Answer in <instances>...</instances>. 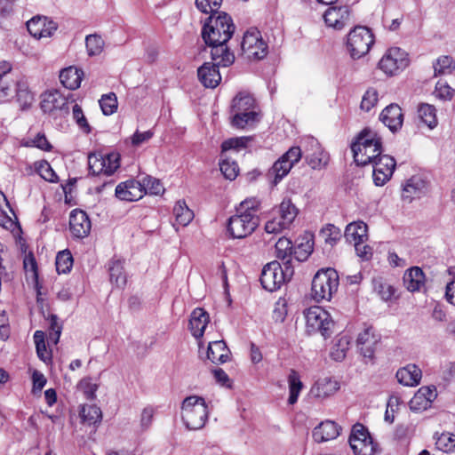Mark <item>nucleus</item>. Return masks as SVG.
I'll return each mask as SVG.
<instances>
[{
	"label": "nucleus",
	"mask_w": 455,
	"mask_h": 455,
	"mask_svg": "<svg viewBox=\"0 0 455 455\" xmlns=\"http://www.w3.org/2000/svg\"><path fill=\"white\" fill-rule=\"evenodd\" d=\"M235 29L231 16L224 12L210 15L202 28V37L205 44L228 43Z\"/></svg>",
	"instance_id": "f257e3e1"
},
{
	"label": "nucleus",
	"mask_w": 455,
	"mask_h": 455,
	"mask_svg": "<svg viewBox=\"0 0 455 455\" xmlns=\"http://www.w3.org/2000/svg\"><path fill=\"white\" fill-rule=\"evenodd\" d=\"M181 410V418L188 429L197 430L204 427L209 413L204 398L188 396L182 402Z\"/></svg>",
	"instance_id": "f03ea898"
},
{
	"label": "nucleus",
	"mask_w": 455,
	"mask_h": 455,
	"mask_svg": "<svg viewBox=\"0 0 455 455\" xmlns=\"http://www.w3.org/2000/svg\"><path fill=\"white\" fill-rule=\"evenodd\" d=\"M339 284L338 272L331 267L318 270L312 280V297L320 302L330 301L337 292Z\"/></svg>",
	"instance_id": "7ed1b4c3"
},
{
	"label": "nucleus",
	"mask_w": 455,
	"mask_h": 455,
	"mask_svg": "<svg viewBox=\"0 0 455 455\" xmlns=\"http://www.w3.org/2000/svg\"><path fill=\"white\" fill-rule=\"evenodd\" d=\"M302 156L299 147H291L278 160H276L267 173L269 183L276 186L291 171Z\"/></svg>",
	"instance_id": "20e7f679"
},
{
	"label": "nucleus",
	"mask_w": 455,
	"mask_h": 455,
	"mask_svg": "<svg viewBox=\"0 0 455 455\" xmlns=\"http://www.w3.org/2000/svg\"><path fill=\"white\" fill-rule=\"evenodd\" d=\"M374 43L371 31L363 26H357L351 30L347 36V49L353 59L364 56Z\"/></svg>",
	"instance_id": "39448f33"
},
{
	"label": "nucleus",
	"mask_w": 455,
	"mask_h": 455,
	"mask_svg": "<svg viewBox=\"0 0 455 455\" xmlns=\"http://www.w3.org/2000/svg\"><path fill=\"white\" fill-rule=\"evenodd\" d=\"M379 143H382V140L377 132L368 127L362 130L355 137V141L351 144L355 163L361 166L368 164L370 158L364 157L367 148L370 146L376 147V145H379Z\"/></svg>",
	"instance_id": "423d86ee"
},
{
	"label": "nucleus",
	"mask_w": 455,
	"mask_h": 455,
	"mask_svg": "<svg viewBox=\"0 0 455 455\" xmlns=\"http://www.w3.org/2000/svg\"><path fill=\"white\" fill-rule=\"evenodd\" d=\"M307 331L309 334L320 332L324 339L331 334L333 321L327 311L320 307H311L305 312Z\"/></svg>",
	"instance_id": "0eeeda50"
},
{
	"label": "nucleus",
	"mask_w": 455,
	"mask_h": 455,
	"mask_svg": "<svg viewBox=\"0 0 455 455\" xmlns=\"http://www.w3.org/2000/svg\"><path fill=\"white\" fill-rule=\"evenodd\" d=\"M259 218L257 214L237 212L228 222V231L233 238H244L251 235L259 226Z\"/></svg>",
	"instance_id": "6e6552de"
},
{
	"label": "nucleus",
	"mask_w": 455,
	"mask_h": 455,
	"mask_svg": "<svg viewBox=\"0 0 455 455\" xmlns=\"http://www.w3.org/2000/svg\"><path fill=\"white\" fill-rule=\"evenodd\" d=\"M348 442L355 455H374L375 453L376 445L368 429L360 423L353 426Z\"/></svg>",
	"instance_id": "1a4fd4ad"
},
{
	"label": "nucleus",
	"mask_w": 455,
	"mask_h": 455,
	"mask_svg": "<svg viewBox=\"0 0 455 455\" xmlns=\"http://www.w3.org/2000/svg\"><path fill=\"white\" fill-rule=\"evenodd\" d=\"M107 161L108 165L106 167L104 164L105 160L102 158V154L90 153L88 155V168L92 175H106L111 176L120 166V156L116 153L108 154Z\"/></svg>",
	"instance_id": "9d476101"
},
{
	"label": "nucleus",
	"mask_w": 455,
	"mask_h": 455,
	"mask_svg": "<svg viewBox=\"0 0 455 455\" xmlns=\"http://www.w3.org/2000/svg\"><path fill=\"white\" fill-rule=\"evenodd\" d=\"M408 65L407 52L398 47L390 48L379 62V68L387 75H394Z\"/></svg>",
	"instance_id": "9b49d317"
},
{
	"label": "nucleus",
	"mask_w": 455,
	"mask_h": 455,
	"mask_svg": "<svg viewBox=\"0 0 455 455\" xmlns=\"http://www.w3.org/2000/svg\"><path fill=\"white\" fill-rule=\"evenodd\" d=\"M259 280L262 287L268 291L279 289L285 283L284 277L282 275L281 264L274 260L265 265Z\"/></svg>",
	"instance_id": "f8f14e48"
},
{
	"label": "nucleus",
	"mask_w": 455,
	"mask_h": 455,
	"mask_svg": "<svg viewBox=\"0 0 455 455\" xmlns=\"http://www.w3.org/2000/svg\"><path fill=\"white\" fill-rule=\"evenodd\" d=\"M373 181L376 186L385 185L392 177L396 162L388 155H382L373 163Z\"/></svg>",
	"instance_id": "ddd939ff"
},
{
	"label": "nucleus",
	"mask_w": 455,
	"mask_h": 455,
	"mask_svg": "<svg viewBox=\"0 0 455 455\" xmlns=\"http://www.w3.org/2000/svg\"><path fill=\"white\" fill-rule=\"evenodd\" d=\"M57 28V24L46 17H33L27 22L28 33L37 39L52 36Z\"/></svg>",
	"instance_id": "4468645a"
},
{
	"label": "nucleus",
	"mask_w": 455,
	"mask_h": 455,
	"mask_svg": "<svg viewBox=\"0 0 455 455\" xmlns=\"http://www.w3.org/2000/svg\"><path fill=\"white\" fill-rule=\"evenodd\" d=\"M379 336L374 333L371 327L366 328L361 332L356 340L357 347L364 358L374 359V353L377 344L379 342Z\"/></svg>",
	"instance_id": "2eb2a0df"
},
{
	"label": "nucleus",
	"mask_w": 455,
	"mask_h": 455,
	"mask_svg": "<svg viewBox=\"0 0 455 455\" xmlns=\"http://www.w3.org/2000/svg\"><path fill=\"white\" fill-rule=\"evenodd\" d=\"M69 228L74 236L84 238L91 230V221L85 212L75 209L69 216Z\"/></svg>",
	"instance_id": "dca6fc26"
},
{
	"label": "nucleus",
	"mask_w": 455,
	"mask_h": 455,
	"mask_svg": "<svg viewBox=\"0 0 455 455\" xmlns=\"http://www.w3.org/2000/svg\"><path fill=\"white\" fill-rule=\"evenodd\" d=\"M115 195L123 201H137L143 196L142 185L140 181L128 180L116 186Z\"/></svg>",
	"instance_id": "f3484780"
},
{
	"label": "nucleus",
	"mask_w": 455,
	"mask_h": 455,
	"mask_svg": "<svg viewBox=\"0 0 455 455\" xmlns=\"http://www.w3.org/2000/svg\"><path fill=\"white\" fill-rule=\"evenodd\" d=\"M349 16L350 11L348 6H332L325 11L323 19L327 26L336 29H342L348 22Z\"/></svg>",
	"instance_id": "a211bd4d"
},
{
	"label": "nucleus",
	"mask_w": 455,
	"mask_h": 455,
	"mask_svg": "<svg viewBox=\"0 0 455 455\" xmlns=\"http://www.w3.org/2000/svg\"><path fill=\"white\" fill-rule=\"evenodd\" d=\"M379 120L393 132L401 129L403 122L402 108L397 104L386 107L379 116Z\"/></svg>",
	"instance_id": "6ab92c4d"
},
{
	"label": "nucleus",
	"mask_w": 455,
	"mask_h": 455,
	"mask_svg": "<svg viewBox=\"0 0 455 455\" xmlns=\"http://www.w3.org/2000/svg\"><path fill=\"white\" fill-rule=\"evenodd\" d=\"M211 47V57L213 62L221 67H229L235 61V55L228 47L227 43L216 42L213 44H206Z\"/></svg>",
	"instance_id": "aec40b11"
},
{
	"label": "nucleus",
	"mask_w": 455,
	"mask_h": 455,
	"mask_svg": "<svg viewBox=\"0 0 455 455\" xmlns=\"http://www.w3.org/2000/svg\"><path fill=\"white\" fill-rule=\"evenodd\" d=\"M219 67L220 66L217 64H212V62H204L198 68L197 76L204 86L215 88L220 84L221 76L219 71Z\"/></svg>",
	"instance_id": "412c9836"
},
{
	"label": "nucleus",
	"mask_w": 455,
	"mask_h": 455,
	"mask_svg": "<svg viewBox=\"0 0 455 455\" xmlns=\"http://www.w3.org/2000/svg\"><path fill=\"white\" fill-rule=\"evenodd\" d=\"M341 427L334 421L321 422L313 430V438L317 443L327 442L339 436Z\"/></svg>",
	"instance_id": "4be33fe9"
},
{
	"label": "nucleus",
	"mask_w": 455,
	"mask_h": 455,
	"mask_svg": "<svg viewBox=\"0 0 455 455\" xmlns=\"http://www.w3.org/2000/svg\"><path fill=\"white\" fill-rule=\"evenodd\" d=\"M209 322L210 317L205 310L200 307L194 309L189 319L192 335L197 339L202 338Z\"/></svg>",
	"instance_id": "5701e85b"
},
{
	"label": "nucleus",
	"mask_w": 455,
	"mask_h": 455,
	"mask_svg": "<svg viewBox=\"0 0 455 455\" xmlns=\"http://www.w3.org/2000/svg\"><path fill=\"white\" fill-rule=\"evenodd\" d=\"M403 280L405 288L411 292H415L420 291L425 286L426 278L420 267H412L405 271Z\"/></svg>",
	"instance_id": "b1692460"
},
{
	"label": "nucleus",
	"mask_w": 455,
	"mask_h": 455,
	"mask_svg": "<svg viewBox=\"0 0 455 455\" xmlns=\"http://www.w3.org/2000/svg\"><path fill=\"white\" fill-rule=\"evenodd\" d=\"M41 108L44 113H52L57 109L68 112V100L57 91L48 92L41 101Z\"/></svg>",
	"instance_id": "393cba45"
},
{
	"label": "nucleus",
	"mask_w": 455,
	"mask_h": 455,
	"mask_svg": "<svg viewBox=\"0 0 455 455\" xmlns=\"http://www.w3.org/2000/svg\"><path fill=\"white\" fill-rule=\"evenodd\" d=\"M421 370L416 364H408L396 372L398 382L403 386L414 387L419 384L421 379Z\"/></svg>",
	"instance_id": "a878e982"
},
{
	"label": "nucleus",
	"mask_w": 455,
	"mask_h": 455,
	"mask_svg": "<svg viewBox=\"0 0 455 455\" xmlns=\"http://www.w3.org/2000/svg\"><path fill=\"white\" fill-rule=\"evenodd\" d=\"M339 389L337 380L329 377L319 379L311 387L310 393L317 398H326Z\"/></svg>",
	"instance_id": "bb28decb"
},
{
	"label": "nucleus",
	"mask_w": 455,
	"mask_h": 455,
	"mask_svg": "<svg viewBox=\"0 0 455 455\" xmlns=\"http://www.w3.org/2000/svg\"><path fill=\"white\" fill-rule=\"evenodd\" d=\"M308 141L311 146L316 148L315 150L311 154L306 156V160L308 165L312 169H322L324 168L329 161V155L321 149L318 141L314 138H309Z\"/></svg>",
	"instance_id": "cd10ccee"
},
{
	"label": "nucleus",
	"mask_w": 455,
	"mask_h": 455,
	"mask_svg": "<svg viewBox=\"0 0 455 455\" xmlns=\"http://www.w3.org/2000/svg\"><path fill=\"white\" fill-rule=\"evenodd\" d=\"M229 349L223 340L210 342L207 348V358L213 363H224L228 360Z\"/></svg>",
	"instance_id": "c85d7f7f"
},
{
	"label": "nucleus",
	"mask_w": 455,
	"mask_h": 455,
	"mask_svg": "<svg viewBox=\"0 0 455 455\" xmlns=\"http://www.w3.org/2000/svg\"><path fill=\"white\" fill-rule=\"evenodd\" d=\"M84 72L82 69L75 67H68L62 69L60 73V83L69 90L79 88Z\"/></svg>",
	"instance_id": "c756f323"
},
{
	"label": "nucleus",
	"mask_w": 455,
	"mask_h": 455,
	"mask_svg": "<svg viewBox=\"0 0 455 455\" xmlns=\"http://www.w3.org/2000/svg\"><path fill=\"white\" fill-rule=\"evenodd\" d=\"M427 183L419 177H411L406 183L403 198L411 202L415 197H420L426 192Z\"/></svg>",
	"instance_id": "7c9ffc66"
},
{
	"label": "nucleus",
	"mask_w": 455,
	"mask_h": 455,
	"mask_svg": "<svg viewBox=\"0 0 455 455\" xmlns=\"http://www.w3.org/2000/svg\"><path fill=\"white\" fill-rule=\"evenodd\" d=\"M15 96L22 110L28 108L34 101V95L28 88V84L23 79L16 81Z\"/></svg>",
	"instance_id": "2f4dec72"
},
{
	"label": "nucleus",
	"mask_w": 455,
	"mask_h": 455,
	"mask_svg": "<svg viewBox=\"0 0 455 455\" xmlns=\"http://www.w3.org/2000/svg\"><path fill=\"white\" fill-rule=\"evenodd\" d=\"M109 280L118 288L125 286L127 278L124 270V261L113 259L108 263Z\"/></svg>",
	"instance_id": "473e14b6"
},
{
	"label": "nucleus",
	"mask_w": 455,
	"mask_h": 455,
	"mask_svg": "<svg viewBox=\"0 0 455 455\" xmlns=\"http://www.w3.org/2000/svg\"><path fill=\"white\" fill-rule=\"evenodd\" d=\"M345 237L348 242H365L367 240V225L363 221L348 224L345 230Z\"/></svg>",
	"instance_id": "72a5a7b5"
},
{
	"label": "nucleus",
	"mask_w": 455,
	"mask_h": 455,
	"mask_svg": "<svg viewBox=\"0 0 455 455\" xmlns=\"http://www.w3.org/2000/svg\"><path fill=\"white\" fill-rule=\"evenodd\" d=\"M277 213L278 218L290 227L297 217L299 210L290 198H284L278 207Z\"/></svg>",
	"instance_id": "f704fd0d"
},
{
	"label": "nucleus",
	"mask_w": 455,
	"mask_h": 455,
	"mask_svg": "<svg viewBox=\"0 0 455 455\" xmlns=\"http://www.w3.org/2000/svg\"><path fill=\"white\" fill-rule=\"evenodd\" d=\"M255 106L254 98L246 92H239L233 100L232 111L241 112H255L253 110Z\"/></svg>",
	"instance_id": "c9c22d12"
},
{
	"label": "nucleus",
	"mask_w": 455,
	"mask_h": 455,
	"mask_svg": "<svg viewBox=\"0 0 455 455\" xmlns=\"http://www.w3.org/2000/svg\"><path fill=\"white\" fill-rule=\"evenodd\" d=\"M288 383H289V398L288 403L289 404H294L298 401V397L299 395V393L303 387V384L299 379V375L298 371L291 369L290 371L289 376H288Z\"/></svg>",
	"instance_id": "e433bc0d"
},
{
	"label": "nucleus",
	"mask_w": 455,
	"mask_h": 455,
	"mask_svg": "<svg viewBox=\"0 0 455 455\" xmlns=\"http://www.w3.org/2000/svg\"><path fill=\"white\" fill-rule=\"evenodd\" d=\"M173 214L176 221L185 227L188 225L194 218V212L186 204L184 201H178L173 208Z\"/></svg>",
	"instance_id": "4c0bfd02"
},
{
	"label": "nucleus",
	"mask_w": 455,
	"mask_h": 455,
	"mask_svg": "<svg viewBox=\"0 0 455 455\" xmlns=\"http://www.w3.org/2000/svg\"><path fill=\"white\" fill-rule=\"evenodd\" d=\"M418 114L420 120L430 129L437 125L435 108L433 105L422 103L418 108Z\"/></svg>",
	"instance_id": "58836bf2"
},
{
	"label": "nucleus",
	"mask_w": 455,
	"mask_h": 455,
	"mask_svg": "<svg viewBox=\"0 0 455 455\" xmlns=\"http://www.w3.org/2000/svg\"><path fill=\"white\" fill-rule=\"evenodd\" d=\"M80 416L83 421L90 426L100 423L102 419L100 408L94 404L84 405L81 409Z\"/></svg>",
	"instance_id": "ea45409f"
},
{
	"label": "nucleus",
	"mask_w": 455,
	"mask_h": 455,
	"mask_svg": "<svg viewBox=\"0 0 455 455\" xmlns=\"http://www.w3.org/2000/svg\"><path fill=\"white\" fill-rule=\"evenodd\" d=\"M73 256L68 250H63L58 252L55 260L57 272L59 274L69 273L73 267Z\"/></svg>",
	"instance_id": "a19ab883"
},
{
	"label": "nucleus",
	"mask_w": 455,
	"mask_h": 455,
	"mask_svg": "<svg viewBox=\"0 0 455 455\" xmlns=\"http://www.w3.org/2000/svg\"><path fill=\"white\" fill-rule=\"evenodd\" d=\"M435 76L449 75L455 69V61L451 56L439 57L434 63Z\"/></svg>",
	"instance_id": "79ce46f5"
},
{
	"label": "nucleus",
	"mask_w": 455,
	"mask_h": 455,
	"mask_svg": "<svg viewBox=\"0 0 455 455\" xmlns=\"http://www.w3.org/2000/svg\"><path fill=\"white\" fill-rule=\"evenodd\" d=\"M34 341L37 356L44 363L51 361L52 355L46 348L45 333L43 331H36L34 333Z\"/></svg>",
	"instance_id": "37998d69"
},
{
	"label": "nucleus",
	"mask_w": 455,
	"mask_h": 455,
	"mask_svg": "<svg viewBox=\"0 0 455 455\" xmlns=\"http://www.w3.org/2000/svg\"><path fill=\"white\" fill-rule=\"evenodd\" d=\"M319 235L323 239L325 243L332 247L340 239L341 233L339 228L332 224H327L321 229Z\"/></svg>",
	"instance_id": "c03bdc74"
},
{
	"label": "nucleus",
	"mask_w": 455,
	"mask_h": 455,
	"mask_svg": "<svg viewBox=\"0 0 455 455\" xmlns=\"http://www.w3.org/2000/svg\"><path fill=\"white\" fill-rule=\"evenodd\" d=\"M261 39L259 31L258 30L245 32L241 43L242 51L249 55L250 52H252L253 47Z\"/></svg>",
	"instance_id": "a18cd8bd"
},
{
	"label": "nucleus",
	"mask_w": 455,
	"mask_h": 455,
	"mask_svg": "<svg viewBox=\"0 0 455 455\" xmlns=\"http://www.w3.org/2000/svg\"><path fill=\"white\" fill-rule=\"evenodd\" d=\"M85 44L90 56L99 55L104 47V41L100 36L89 35L85 38Z\"/></svg>",
	"instance_id": "49530a36"
},
{
	"label": "nucleus",
	"mask_w": 455,
	"mask_h": 455,
	"mask_svg": "<svg viewBox=\"0 0 455 455\" xmlns=\"http://www.w3.org/2000/svg\"><path fill=\"white\" fill-rule=\"evenodd\" d=\"M99 102L105 116H110L117 109V99L114 92L103 95Z\"/></svg>",
	"instance_id": "de8ad7c7"
},
{
	"label": "nucleus",
	"mask_w": 455,
	"mask_h": 455,
	"mask_svg": "<svg viewBox=\"0 0 455 455\" xmlns=\"http://www.w3.org/2000/svg\"><path fill=\"white\" fill-rule=\"evenodd\" d=\"M235 114L232 117L231 124L236 128H244L246 124L255 121L257 113L256 112H241L234 111Z\"/></svg>",
	"instance_id": "09e8293b"
},
{
	"label": "nucleus",
	"mask_w": 455,
	"mask_h": 455,
	"mask_svg": "<svg viewBox=\"0 0 455 455\" xmlns=\"http://www.w3.org/2000/svg\"><path fill=\"white\" fill-rule=\"evenodd\" d=\"M373 284L374 291L383 300L387 301L391 299L395 295V288L392 285L383 282L381 279H374Z\"/></svg>",
	"instance_id": "8fccbe9b"
},
{
	"label": "nucleus",
	"mask_w": 455,
	"mask_h": 455,
	"mask_svg": "<svg viewBox=\"0 0 455 455\" xmlns=\"http://www.w3.org/2000/svg\"><path fill=\"white\" fill-rule=\"evenodd\" d=\"M251 140V137L231 138L222 142L221 150L222 152H225L230 149L239 150L242 148H245L247 147L248 142Z\"/></svg>",
	"instance_id": "3c124183"
},
{
	"label": "nucleus",
	"mask_w": 455,
	"mask_h": 455,
	"mask_svg": "<svg viewBox=\"0 0 455 455\" xmlns=\"http://www.w3.org/2000/svg\"><path fill=\"white\" fill-rule=\"evenodd\" d=\"M436 448L443 452L451 451L455 448V435L443 433L435 441Z\"/></svg>",
	"instance_id": "603ef678"
},
{
	"label": "nucleus",
	"mask_w": 455,
	"mask_h": 455,
	"mask_svg": "<svg viewBox=\"0 0 455 455\" xmlns=\"http://www.w3.org/2000/svg\"><path fill=\"white\" fill-rule=\"evenodd\" d=\"M222 0H196V8L206 14H216L220 7Z\"/></svg>",
	"instance_id": "864d4df0"
},
{
	"label": "nucleus",
	"mask_w": 455,
	"mask_h": 455,
	"mask_svg": "<svg viewBox=\"0 0 455 455\" xmlns=\"http://www.w3.org/2000/svg\"><path fill=\"white\" fill-rule=\"evenodd\" d=\"M349 341L347 338H340L338 343L332 347L331 352V357L337 362H340L345 359L347 351L348 350Z\"/></svg>",
	"instance_id": "5fc2aeb1"
},
{
	"label": "nucleus",
	"mask_w": 455,
	"mask_h": 455,
	"mask_svg": "<svg viewBox=\"0 0 455 455\" xmlns=\"http://www.w3.org/2000/svg\"><path fill=\"white\" fill-rule=\"evenodd\" d=\"M140 183L142 185L143 192L148 191L152 195H159L164 191V188L160 180L151 176L143 178L142 182Z\"/></svg>",
	"instance_id": "6e6d98bb"
},
{
	"label": "nucleus",
	"mask_w": 455,
	"mask_h": 455,
	"mask_svg": "<svg viewBox=\"0 0 455 455\" xmlns=\"http://www.w3.org/2000/svg\"><path fill=\"white\" fill-rule=\"evenodd\" d=\"M220 168L226 179L234 180L237 177L239 168L235 162L222 160L220 164Z\"/></svg>",
	"instance_id": "4d7b16f0"
},
{
	"label": "nucleus",
	"mask_w": 455,
	"mask_h": 455,
	"mask_svg": "<svg viewBox=\"0 0 455 455\" xmlns=\"http://www.w3.org/2000/svg\"><path fill=\"white\" fill-rule=\"evenodd\" d=\"M378 102V92L373 88L368 89L361 101L360 108L366 112L370 111Z\"/></svg>",
	"instance_id": "13d9d810"
},
{
	"label": "nucleus",
	"mask_w": 455,
	"mask_h": 455,
	"mask_svg": "<svg viewBox=\"0 0 455 455\" xmlns=\"http://www.w3.org/2000/svg\"><path fill=\"white\" fill-rule=\"evenodd\" d=\"M15 84L16 81L11 77L0 80V101H6L9 100L12 92L15 91Z\"/></svg>",
	"instance_id": "bf43d9fd"
},
{
	"label": "nucleus",
	"mask_w": 455,
	"mask_h": 455,
	"mask_svg": "<svg viewBox=\"0 0 455 455\" xmlns=\"http://www.w3.org/2000/svg\"><path fill=\"white\" fill-rule=\"evenodd\" d=\"M50 332H49V339L53 343L57 344L59 342L62 325L58 322V316L56 315H50Z\"/></svg>",
	"instance_id": "052dcab7"
},
{
	"label": "nucleus",
	"mask_w": 455,
	"mask_h": 455,
	"mask_svg": "<svg viewBox=\"0 0 455 455\" xmlns=\"http://www.w3.org/2000/svg\"><path fill=\"white\" fill-rule=\"evenodd\" d=\"M275 249L277 258L285 259L287 257H290L291 255V242L285 237H282L276 242Z\"/></svg>",
	"instance_id": "680f3d73"
},
{
	"label": "nucleus",
	"mask_w": 455,
	"mask_h": 455,
	"mask_svg": "<svg viewBox=\"0 0 455 455\" xmlns=\"http://www.w3.org/2000/svg\"><path fill=\"white\" fill-rule=\"evenodd\" d=\"M409 405L411 411H420L427 410L428 407H430L431 403L428 402L427 399H425V396H421V395H419V392L417 391L414 396L410 401Z\"/></svg>",
	"instance_id": "e2e57ef3"
},
{
	"label": "nucleus",
	"mask_w": 455,
	"mask_h": 455,
	"mask_svg": "<svg viewBox=\"0 0 455 455\" xmlns=\"http://www.w3.org/2000/svg\"><path fill=\"white\" fill-rule=\"evenodd\" d=\"M289 227L278 217H275L268 220L265 225V231L268 234H280Z\"/></svg>",
	"instance_id": "0e129e2a"
},
{
	"label": "nucleus",
	"mask_w": 455,
	"mask_h": 455,
	"mask_svg": "<svg viewBox=\"0 0 455 455\" xmlns=\"http://www.w3.org/2000/svg\"><path fill=\"white\" fill-rule=\"evenodd\" d=\"M454 90L446 83L439 81L435 84V95L441 100H451L453 96Z\"/></svg>",
	"instance_id": "69168bd1"
},
{
	"label": "nucleus",
	"mask_w": 455,
	"mask_h": 455,
	"mask_svg": "<svg viewBox=\"0 0 455 455\" xmlns=\"http://www.w3.org/2000/svg\"><path fill=\"white\" fill-rule=\"evenodd\" d=\"M38 172L43 179L50 182H56L58 180V176L55 172L52 170V166L49 163L44 162L40 164L38 168Z\"/></svg>",
	"instance_id": "338daca9"
},
{
	"label": "nucleus",
	"mask_w": 455,
	"mask_h": 455,
	"mask_svg": "<svg viewBox=\"0 0 455 455\" xmlns=\"http://www.w3.org/2000/svg\"><path fill=\"white\" fill-rule=\"evenodd\" d=\"M259 207V202L256 199H246L243 201L239 207L236 209V212H243L245 213L250 214H257V212Z\"/></svg>",
	"instance_id": "774afa93"
}]
</instances>
